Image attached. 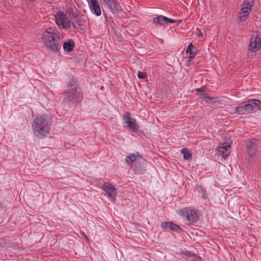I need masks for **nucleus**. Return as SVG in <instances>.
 Here are the masks:
<instances>
[{
  "instance_id": "nucleus-7",
  "label": "nucleus",
  "mask_w": 261,
  "mask_h": 261,
  "mask_svg": "<svg viewBox=\"0 0 261 261\" xmlns=\"http://www.w3.org/2000/svg\"><path fill=\"white\" fill-rule=\"evenodd\" d=\"M105 194L107 195L109 199L113 202L116 199L117 189L112 184L106 182L103 184Z\"/></svg>"
},
{
  "instance_id": "nucleus-17",
  "label": "nucleus",
  "mask_w": 261,
  "mask_h": 261,
  "mask_svg": "<svg viewBox=\"0 0 261 261\" xmlns=\"http://www.w3.org/2000/svg\"><path fill=\"white\" fill-rule=\"evenodd\" d=\"M200 98L204 99L207 103H215L218 102L219 99L217 97H211L207 96L206 94L202 92L199 94Z\"/></svg>"
},
{
  "instance_id": "nucleus-23",
  "label": "nucleus",
  "mask_w": 261,
  "mask_h": 261,
  "mask_svg": "<svg viewBox=\"0 0 261 261\" xmlns=\"http://www.w3.org/2000/svg\"><path fill=\"white\" fill-rule=\"evenodd\" d=\"M181 153L183 154L184 159L186 160H189L192 157V154L189 151L188 148H182L181 150Z\"/></svg>"
},
{
  "instance_id": "nucleus-31",
  "label": "nucleus",
  "mask_w": 261,
  "mask_h": 261,
  "mask_svg": "<svg viewBox=\"0 0 261 261\" xmlns=\"http://www.w3.org/2000/svg\"><path fill=\"white\" fill-rule=\"evenodd\" d=\"M86 1H87V3H88L89 2H90V0H86Z\"/></svg>"
},
{
  "instance_id": "nucleus-27",
  "label": "nucleus",
  "mask_w": 261,
  "mask_h": 261,
  "mask_svg": "<svg viewBox=\"0 0 261 261\" xmlns=\"http://www.w3.org/2000/svg\"><path fill=\"white\" fill-rule=\"evenodd\" d=\"M165 19L166 24H167L168 23H173L176 22V20L171 18H169L166 16H165Z\"/></svg>"
},
{
  "instance_id": "nucleus-10",
  "label": "nucleus",
  "mask_w": 261,
  "mask_h": 261,
  "mask_svg": "<svg viewBox=\"0 0 261 261\" xmlns=\"http://www.w3.org/2000/svg\"><path fill=\"white\" fill-rule=\"evenodd\" d=\"M88 4L92 14H95L97 16H99L101 15V10L100 4L98 0H90Z\"/></svg>"
},
{
  "instance_id": "nucleus-14",
  "label": "nucleus",
  "mask_w": 261,
  "mask_h": 261,
  "mask_svg": "<svg viewBox=\"0 0 261 261\" xmlns=\"http://www.w3.org/2000/svg\"><path fill=\"white\" fill-rule=\"evenodd\" d=\"M230 148V145L226 143L221 144L218 147L219 154L223 158H226L228 156V150Z\"/></svg>"
},
{
  "instance_id": "nucleus-12",
  "label": "nucleus",
  "mask_w": 261,
  "mask_h": 261,
  "mask_svg": "<svg viewBox=\"0 0 261 261\" xmlns=\"http://www.w3.org/2000/svg\"><path fill=\"white\" fill-rule=\"evenodd\" d=\"M161 226L163 229H165L166 230H172L177 232H179L182 231V229L179 226L172 222H162Z\"/></svg>"
},
{
  "instance_id": "nucleus-9",
  "label": "nucleus",
  "mask_w": 261,
  "mask_h": 261,
  "mask_svg": "<svg viewBox=\"0 0 261 261\" xmlns=\"http://www.w3.org/2000/svg\"><path fill=\"white\" fill-rule=\"evenodd\" d=\"M235 113L239 115H246L253 113L252 108L248 100L244 101L235 108Z\"/></svg>"
},
{
  "instance_id": "nucleus-28",
  "label": "nucleus",
  "mask_w": 261,
  "mask_h": 261,
  "mask_svg": "<svg viewBox=\"0 0 261 261\" xmlns=\"http://www.w3.org/2000/svg\"><path fill=\"white\" fill-rule=\"evenodd\" d=\"M81 233L87 241H89L88 237L84 232H81Z\"/></svg>"
},
{
  "instance_id": "nucleus-20",
  "label": "nucleus",
  "mask_w": 261,
  "mask_h": 261,
  "mask_svg": "<svg viewBox=\"0 0 261 261\" xmlns=\"http://www.w3.org/2000/svg\"><path fill=\"white\" fill-rule=\"evenodd\" d=\"M75 44L72 40H69L63 43V48L65 51L70 52L72 51L74 47Z\"/></svg>"
},
{
  "instance_id": "nucleus-5",
  "label": "nucleus",
  "mask_w": 261,
  "mask_h": 261,
  "mask_svg": "<svg viewBox=\"0 0 261 261\" xmlns=\"http://www.w3.org/2000/svg\"><path fill=\"white\" fill-rule=\"evenodd\" d=\"M55 21L59 28H69L71 27V21L66 15L62 12H58L55 16Z\"/></svg>"
},
{
  "instance_id": "nucleus-13",
  "label": "nucleus",
  "mask_w": 261,
  "mask_h": 261,
  "mask_svg": "<svg viewBox=\"0 0 261 261\" xmlns=\"http://www.w3.org/2000/svg\"><path fill=\"white\" fill-rule=\"evenodd\" d=\"M261 39L259 37L252 38L250 39L248 49L252 52L258 50L261 47Z\"/></svg>"
},
{
  "instance_id": "nucleus-15",
  "label": "nucleus",
  "mask_w": 261,
  "mask_h": 261,
  "mask_svg": "<svg viewBox=\"0 0 261 261\" xmlns=\"http://www.w3.org/2000/svg\"><path fill=\"white\" fill-rule=\"evenodd\" d=\"M199 51V49L195 47L192 43L188 45L186 49V53L189 55V58L190 59L195 58Z\"/></svg>"
},
{
  "instance_id": "nucleus-11",
  "label": "nucleus",
  "mask_w": 261,
  "mask_h": 261,
  "mask_svg": "<svg viewBox=\"0 0 261 261\" xmlns=\"http://www.w3.org/2000/svg\"><path fill=\"white\" fill-rule=\"evenodd\" d=\"M257 141L255 139H249L247 143V153L250 156L255 155L256 152Z\"/></svg>"
},
{
  "instance_id": "nucleus-8",
  "label": "nucleus",
  "mask_w": 261,
  "mask_h": 261,
  "mask_svg": "<svg viewBox=\"0 0 261 261\" xmlns=\"http://www.w3.org/2000/svg\"><path fill=\"white\" fill-rule=\"evenodd\" d=\"M181 216H186L187 220L191 222H195L198 219L197 211L190 207L185 208L180 211Z\"/></svg>"
},
{
  "instance_id": "nucleus-16",
  "label": "nucleus",
  "mask_w": 261,
  "mask_h": 261,
  "mask_svg": "<svg viewBox=\"0 0 261 261\" xmlns=\"http://www.w3.org/2000/svg\"><path fill=\"white\" fill-rule=\"evenodd\" d=\"M105 5L108 6L110 10L113 13H115L120 9V6L117 2L116 0H111L107 2Z\"/></svg>"
},
{
  "instance_id": "nucleus-26",
  "label": "nucleus",
  "mask_w": 261,
  "mask_h": 261,
  "mask_svg": "<svg viewBox=\"0 0 261 261\" xmlns=\"http://www.w3.org/2000/svg\"><path fill=\"white\" fill-rule=\"evenodd\" d=\"M147 76L146 73L143 72L139 71L138 73V77L140 79H144Z\"/></svg>"
},
{
  "instance_id": "nucleus-19",
  "label": "nucleus",
  "mask_w": 261,
  "mask_h": 261,
  "mask_svg": "<svg viewBox=\"0 0 261 261\" xmlns=\"http://www.w3.org/2000/svg\"><path fill=\"white\" fill-rule=\"evenodd\" d=\"M251 10L246 7H242L241 12H240L239 18L241 21H245L246 20L247 16L250 13Z\"/></svg>"
},
{
  "instance_id": "nucleus-21",
  "label": "nucleus",
  "mask_w": 261,
  "mask_h": 261,
  "mask_svg": "<svg viewBox=\"0 0 261 261\" xmlns=\"http://www.w3.org/2000/svg\"><path fill=\"white\" fill-rule=\"evenodd\" d=\"M72 27L75 29H83L85 27V22L81 18H77L75 21L71 22Z\"/></svg>"
},
{
  "instance_id": "nucleus-25",
  "label": "nucleus",
  "mask_w": 261,
  "mask_h": 261,
  "mask_svg": "<svg viewBox=\"0 0 261 261\" xmlns=\"http://www.w3.org/2000/svg\"><path fill=\"white\" fill-rule=\"evenodd\" d=\"M197 191L201 194L202 198L204 199H206L207 198L206 191L201 186H198L197 187Z\"/></svg>"
},
{
  "instance_id": "nucleus-6",
  "label": "nucleus",
  "mask_w": 261,
  "mask_h": 261,
  "mask_svg": "<svg viewBox=\"0 0 261 261\" xmlns=\"http://www.w3.org/2000/svg\"><path fill=\"white\" fill-rule=\"evenodd\" d=\"M123 119L124 123L127 124L126 128H129L134 133L137 132L139 128V126L137 124L136 120L130 117V114L129 112H125L123 116Z\"/></svg>"
},
{
  "instance_id": "nucleus-30",
  "label": "nucleus",
  "mask_w": 261,
  "mask_h": 261,
  "mask_svg": "<svg viewBox=\"0 0 261 261\" xmlns=\"http://www.w3.org/2000/svg\"><path fill=\"white\" fill-rule=\"evenodd\" d=\"M197 91L198 92H202V90L201 89V88H199V89H197Z\"/></svg>"
},
{
  "instance_id": "nucleus-4",
  "label": "nucleus",
  "mask_w": 261,
  "mask_h": 261,
  "mask_svg": "<svg viewBox=\"0 0 261 261\" xmlns=\"http://www.w3.org/2000/svg\"><path fill=\"white\" fill-rule=\"evenodd\" d=\"M142 155L139 152L130 154L126 156L125 162L130 166L135 173H139L141 171Z\"/></svg>"
},
{
  "instance_id": "nucleus-18",
  "label": "nucleus",
  "mask_w": 261,
  "mask_h": 261,
  "mask_svg": "<svg viewBox=\"0 0 261 261\" xmlns=\"http://www.w3.org/2000/svg\"><path fill=\"white\" fill-rule=\"evenodd\" d=\"M248 102L250 103L253 113L256 111L258 109L261 108V101L259 100L255 99H250L248 100Z\"/></svg>"
},
{
  "instance_id": "nucleus-24",
  "label": "nucleus",
  "mask_w": 261,
  "mask_h": 261,
  "mask_svg": "<svg viewBox=\"0 0 261 261\" xmlns=\"http://www.w3.org/2000/svg\"><path fill=\"white\" fill-rule=\"evenodd\" d=\"M255 0H245L242 5V7H246L251 10L252 6L254 4Z\"/></svg>"
},
{
  "instance_id": "nucleus-22",
  "label": "nucleus",
  "mask_w": 261,
  "mask_h": 261,
  "mask_svg": "<svg viewBox=\"0 0 261 261\" xmlns=\"http://www.w3.org/2000/svg\"><path fill=\"white\" fill-rule=\"evenodd\" d=\"M153 22L154 24L160 26L166 24L165 16H159L155 17L153 20Z\"/></svg>"
},
{
  "instance_id": "nucleus-29",
  "label": "nucleus",
  "mask_w": 261,
  "mask_h": 261,
  "mask_svg": "<svg viewBox=\"0 0 261 261\" xmlns=\"http://www.w3.org/2000/svg\"><path fill=\"white\" fill-rule=\"evenodd\" d=\"M102 1L103 2V3H104V4H106L107 2L110 1V0H102ZM110 1H111V0H110Z\"/></svg>"
},
{
  "instance_id": "nucleus-3",
  "label": "nucleus",
  "mask_w": 261,
  "mask_h": 261,
  "mask_svg": "<svg viewBox=\"0 0 261 261\" xmlns=\"http://www.w3.org/2000/svg\"><path fill=\"white\" fill-rule=\"evenodd\" d=\"M82 90L75 79H72L67 84L65 92L64 101L73 104L80 101L82 98Z\"/></svg>"
},
{
  "instance_id": "nucleus-2",
  "label": "nucleus",
  "mask_w": 261,
  "mask_h": 261,
  "mask_svg": "<svg viewBox=\"0 0 261 261\" xmlns=\"http://www.w3.org/2000/svg\"><path fill=\"white\" fill-rule=\"evenodd\" d=\"M46 47L53 53H57L61 48L59 35L54 28H48L43 32L42 37Z\"/></svg>"
},
{
  "instance_id": "nucleus-1",
  "label": "nucleus",
  "mask_w": 261,
  "mask_h": 261,
  "mask_svg": "<svg viewBox=\"0 0 261 261\" xmlns=\"http://www.w3.org/2000/svg\"><path fill=\"white\" fill-rule=\"evenodd\" d=\"M51 122V118L48 116H37L32 123L34 135L40 139L45 138L49 133Z\"/></svg>"
}]
</instances>
